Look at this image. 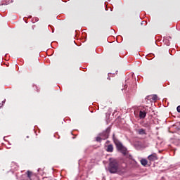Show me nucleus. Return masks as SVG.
Wrapping results in <instances>:
<instances>
[{
    "mask_svg": "<svg viewBox=\"0 0 180 180\" xmlns=\"http://www.w3.org/2000/svg\"><path fill=\"white\" fill-rule=\"evenodd\" d=\"M112 140L118 151H120V153H122V154H123L124 157H127L128 158H131V155H129V151H127V148H126V147L123 146L122 142H120V141H119V139H117V138L115 136V134H113L112 135Z\"/></svg>",
    "mask_w": 180,
    "mask_h": 180,
    "instance_id": "obj_1",
    "label": "nucleus"
},
{
    "mask_svg": "<svg viewBox=\"0 0 180 180\" xmlns=\"http://www.w3.org/2000/svg\"><path fill=\"white\" fill-rule=\"evenodd\" d=\"M119 160L115 158H110L108 170L110 172V174H116V172L119 171Z\"/></svg>",
    "mask_w": 180,
    "mask_h": 180,
    "instance_id": "obj_2",
    "label": "nucleus"
},
{
    "mask_svg": "<svg viewBox=\"0 0 180 180\" xmlns=\"http://www.w3.org/2000/svg\"><path fill=\"white\" fill-rule=\"evenodd\" d=\"M32 176H33V172L28 170L25 174L22 175V180H32Z\"/></svg>",
    "mask_w": 180,
    "mask_h": 180,
    "instance_id": "obj_3",
    "label": "nucleus"
},
{
    "mask_svg": "<svg viewBox=\"0 0 180 180\" xmlns=\"http://www.w3.org/2000/svg\"><path fill=\"white\" fill-rule=\"evenodd\" d=\"M110 133V129L108 128L103 133L100 134V136L103 139V140H106V139H109Z\"/></svg>",
    "mask_w": 180,
    "mask_h": 180,
    "instance_id": "obj_4",
    "label": "nucleus"
},
{
    "mask_svg": "<svg viewBox=\"0 0 180 180\" xmlns=\"http://www.w3.org/2000/svg\"><path fill=\"white\" fill-rule=\"evenodd\" d=\"M148 160L149 161H157V160H158V158L157 157V153H153V154L150 155L148 157Z\"/></svg>",
    "mask_w": 180,
    "mask_h": 180,
    "instance_id": "obj_5",
    "label": "nucleus"
},
{
    "mask_svg": "<svg viewBox=\"0 0 180 180\" xmlns=\"http://www.w3.org/2000/svg\"><path fill=\"white\" fill-rule=\"evenodd\" d=\"M158 98V97L157 96V95L154 94L153 96H146V99H148V100L151 99L150 102H154V101H157Z\"/></svg>",
    "mask_w": 180,
    "mask_h": 180,
    "instance_id": "obj_6",
    "label": "nucleus"
},
{
    "mask_svg": "<svg viewBox=\"0 0 180 180\" xmlns=\"http://www.w3.org/2000/svg\"><path fill=\"white\" fill-rule=\"evenodd\" d=\"M18 169L19 166L18 165V164H16V162H11V169H13V171H18Z\"/></svg>",
    "mask_w": 180,
    "mask_h": 180,
    "instance_id": "obj_7",
    "label": "nucleus"
},
{
    "mask_svg": "<svg viewBox=\"0 0 180 180\" xmlns=\"http://www.w3.org/2000/svg\"><path fill=\"white\" fill-rule=\"evenodd\" d=\"M146 116H147V112L146 111H140L139 112V117L140 119H145Z\"/></svg>",
    "mask_w": 180,
    "mask_h": 180,
    "instance_id": "obj_8",
    "label": "nucleus"
},
{
    "mask_svg": "<svg viewBox=\"0 0 180 180\" xmlns=\"http://www.w3.org/2000/svg\"><path fill=\"white\" fill-rule=\"evenodd\" d=\"M106 151H108V153H113V145L110 144L107 146V149Z\"/></svg>",
    "mask_w": 180,
    "mask_h": 180,
    "instance_id": "obj_9",
    "label": "nucleus"
},
{
    "mask_svg": "<svg viewBox=\"0 0 180 180\" xmlns=\"http://www.w3.org/2000/svg\"><path fill=\"white\" fill-rule=\"evenodd\" d=\"M138 133H139V134H141V135L147 134V133H146V129H138Z\"/></svg>",
    "mask_w": 180,
    "mask_h": 180,
    "instance_id": "obj_10",
    "label": "nucleus"
},
{
    "mask_svg": "<svg viewBox=\"0 0 180 180\" xmlns=\"http://www.w3.org/2000/svg\"><path fill=\"white\" fill-rule=\"evenodd\" d=\"M141 164L143 167H146V165H147V164H148V162L146 159H142V160H141Z\"/></svg>",
    "mask_w": 180,
    "mask_h": 180,
    "instance_id": "obj_11",
    "label": "nucleus"
},
{
    "mask_svg": "<svg viewBox=\"0 0 180 180\" xmlns=\"http://www.w3.org/2000/svg\"><path fill=\"white\" fill-rule=\"evenodd\" d=\"M96 141H98V143H101V141H102V140H103V139H102V136H97L96 139Z\"/></svg>",
    "mask_w": 180,
    "mask_h": 180,
    "instance_id": "obj_12",
    "label": "nucleus"
},
{
    "mask_svg": "<svg viewBox=\"0 0 180 180\" xmlns=\"http://www.w3.org/2000/svg\"><path fill=\"white\" fill-rule=\"evenodd\" d=\"M176 109H177V112H179V113H180V105H179Z\"/></svg>",
    "mask_w": 180,
    "mask_h": 180,
    "instance_id": "obj_13",
    "label": "nucleus"
},
{
    "mask_svg": "<svg viewBox=\"0 0 180 180\" xmlns=\"http://www.w3.org/2000/svg\"><path fill=\"white\" fill-rule=\"evenodd\" d=\"M8 4H9V3L6 2V3H4V4H1V5H8Z\"/></svg>",
    "mask_w": 180,
    "mask_h": 180,
    "instance_id": "obj_14",
    "label": "nucleus"
},
{
    "mask_svg": "<svg viewBox=\"0 0 180 180\" xmlns=\"http://www.w3.org/2000/svg\"><path fill=\"white\" fill-rule=\"evenodd\" d=\"M108 79H109V81H110V77H108Z\"/></svg>",
    "mask_w": 180,
    "mask_h": 180,
    "instance_id": "obj_15",
    "label": "nucleus"
},
{
    "mask_svg": "<svg viewBox=\"0 0 180 180\" xmlns=\"http://www.w3.org/2000/svg\"><path fill=\"white\" fill-rule=\"evenodd\" d=\"M3 103H5V100L3 101Z\"/></svg>",
    "mask_w": 180,
    "mask_h": 180,
    "instance_id": "obj_16",
    "label": "nucleus"
}]
</instances>
